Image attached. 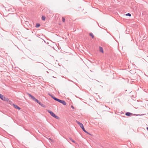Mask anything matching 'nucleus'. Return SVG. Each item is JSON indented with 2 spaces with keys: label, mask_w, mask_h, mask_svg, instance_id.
Masks as SVG:
<instances>
[{
  "label": "nucleus",
  "mask_w": 148,
  "mask_h": 148,
  "mask_svg": "<svg viewBox=\"0 0 148 148\" xmlns=\"http://www.w3.org/2000/svg\"><path fill=\"white\" fill-rule=\"evenodd\" d=\"M28 95L29 97H31L34 101L36 99V98L32 95L30 94H28Z\"/></svg>",
  "instance_id": "0eeeda50"
},
{
  "label": "nucleus",
  "mask_w": 148,
  "mask_h": 148,
  "mask_svg": "<svg viewBox=\"0 0 148 148\" xmlns=\"http://www.w3.org/2000/svg\"><path fill=\"white\" fill-rule=\"evenodd\" d=\"M71 108H73V109H74V107L73 106H71Z\"/></svg>",
  "instance_id": "a211bd4d"
},
{
  "label": "nucleus",
  "mask_w": 148,
  "mask_h": 148,
  "mask_svg": "<svg viewBox=\"0 0 148 148\" xmlns=\"http://www.w3.org/2000/svg\"><path fill=\"white\" fill-rule=\"evenodd\" d=\"M99 51L101 52L102 53H103V48L101 47H99Z\"/></svg>",
  "instance_id": "423d86ee"
},
{
  "label": "nucleus",
  "mask_w": 148,
  "mask_h": 148,
  "mask_svg": "<svg viewBox=\"0 0 148 148\" xmlns=\"http://www.w3.org/2000/svg\"><path fill=\"white\" fill-rule=\"evenodd\" d=\"M89 35L90 36L92 37V38H94V36L92 33H90L89 34Z\"/></svg>",
  "instance_id": "1a4fd4ad"
},
{
  "label": "nucleus",
  "mask_w": 148,
  "mask_h": 148,
  "mask_svg": "<svg viewBox=\"0 0 148 148\" xmlns=\"http://www.w3.org/2000/svg\"><path fill=\"white\" fill-rule=\"evenodd\" d=\"M12 106L14 107V108L16 109L19 110H20L21 109V108L20 107L14 104H13Z\"/></svg>",
  "instance_id": "39448f33"
},
{
  "label": "nucleus",
  "mask_w": 148,
  "mask_h": 148,
  "mask_svg": "<svg viewBox=\"0 0 148 148\" xmlns=\"http://www.w3.org/2000/svg\"><path fill=\"white\" fill-rule=\"evenodd\" d=\"M35 101H36L39 104H40V102H39L37 99H36L34 100Z\"/></svg>",
  "instance_id": "9d476101"
},
{
  "label": "nucleus",
  "mask_w": 148,
  "mask_h": 148,
  "mask_svg": "<svg viewBox=\"0 0 148 148\" xmlns=\"http://www.w3.org/2000/svg\"><path fill=\"white\" fill-rule=\"evenodd\" d=\"M70 140H71V141H72V142H73V143H75V141L73 140L71 138H70Z\"/></svg>",
  "instance_id": "2eb2a0df"
},
{
  "label": "nucleus",
  "mask_w": 148,
  "mask_h": 148,
  "mask_svg": "<svg viewBox=\"0 0 148 148\" xmlns=\"http://www.w3.org/2000/svg\"><path fill=\"white\" fill-rule=\"evenodd\" d=\"M42 20H45V18H46L45 17V16H42Z\"/></svg>",
  "instance_id": "f8f14e48"
},
{
  "label": "nucleus",
  "mask_w": 148,
  "mask_h": 148,
  "mask_svg": "<svg viewBox=\"0 0 148 148\" xmlns=\"http://www.w3.org/2000/svg\"><path fill=\"white\" fill-rule=\"evenodd\" d=\"M132 114L130 112H127L125 113V115L127 116H130Z\"/></svg>",
  "instance_id": "6e6552de"
},
{
  "label": "nucleus",
  "mask_w": 148,
  "mask_h": 148,
  "mask_svg": "<svg viewBox=\"0 0 148 148\" xmlns=\"http://www.w3.org/2000/svg\"><path fill=\"white\" fill-rule=\"evenodd\" d=\"M63 105H66V102L64 101H63L62 103Z\"/></svg>",
  "instance_id": "9b49d317"
},
{
  "label": "nucleus",
  "mask_w": 148,
  "mask_h": 148,
  "mask_svg": "<svg viewBox=\"0 0 148 148\" xmlns=\"http://www.w3.org/2000/svg\"><path fill=\"white\" fill-rule=\"evenodd\" d=\"M0 98L3 100L8 101H9L8 98L4 97L3 95L0 94Z\"/></svg>",
  "instance_id": "f03ea898"
},
{
  "label": "nucleus",
  "mask_w": 148,
  "mask_h": 148,
  "mask_svg": "<svg viewBox=\"0 0 148 148\" xmlns=\"http://www.w3.org/2000/svg\"><path fill=\"white\" fill-rule=\"evenodd\" d=\"M147 130H148V127H147Z\"/></svg>",
  "instance_id": "6ab92c4d"
},
{
  "label": "nucleus",
  "mask_w": 148,
  "mask_h": 148,
  "mask_svg": "<svg viewBox=\"0 0 148 148\" xmlns=\"http://www.w3.org/2000/svg\"><path fill=\"white\" fill-rule=\"evenodd\" d=\"M48 112L53 117L57 119H59V118L58 116H56L52 112L49 111H48Z\"/></svg>",
  "instance_id": "7ed1b4c3"
},
{
  "label": "nucleus",
  "mask_w": 148,
  "mask_h": 148,
  "mask_svg": "<svg viewBox=\"0 0 148 148\" xmlns=\"http://www.w3.org/2000/svg\"><path fill=\"white\" fill-rule=\"evenodd\" d=\"M40 26V24L39 23H37L36 25V27H38Z\"/></svg>",
  "instance_id": "ddd939ff"
},
{
  "label": "nucleus",
  "mask_w": 148,
  "mask_h": 148,
  "mask_svg": "<svg viewBox=\"0 0 148 148\" xmlns=\"http://www.w3.org/2000/svg\"><path fill=\"white\" fill-rule=\"evenodd\" d=\"M62 19L63 22H64L65 21V19L64 17H62Z\"/></svg>",
  "instance_id": "dca6fc26"
},
{
  "label": "nucleus",
  "mask_w": 148,
  "mask_h": 148,
  "mask_svg": "<svg viewBox=\"0 0 148 148\" xmlns=\"http://www.w3.org/2000/svg\"><path fill=\"white\" fill-rule=\"evenodd\" d=\"M49 139L51 141V142H53V140L52 139H51V138H49Z\"/></svg>",
  "instance_id": "f3484780"
},
{
  "label": "nucleus",
  "mask_w": 148,
  "mask_h": 148,
  "mask_svg": "<svg viewBox=\"0 0 148 148\" xmlns=\"http://www.w3.org/2000/svg\"><path fill=\"white\" fill-rule=\"evenodd\" d=\"M52 97L53 98V99H54V100L58 101V102H60V103H62V101H63V100H60L59 99H58L53 96H52Z\"/></svg>",
  "instance_id": "20e7f679"
},
{
  "label": "nucleus",
  "mask_w": 148,
  "mask_h": 148,
  "mask_svg": "<svg viewBox=\"0 0 148 148\" xmlns=\"http://www.w3.org/2000/svg\"><path fill=\"white\" fill-rule=\"evenodd\" d=\"M77 123H78V124L79 125V126L82 128V129L86 133H87V134L90 135V134L88 132H87L84 129V127L83 125V124L80 122H79L78 121H77Z\"/></svg>",
  "instance_id": "f257e3e1"
},
{
  "label": "nucleus",
  "mask_w": 148,
  "mask_h": 148,
  "mask_svg": "<svg viewBox=\"0 0 148 148\" xmlns=\"http://www.w3.org/2000/svg\"><path fill=\"white\" fill-rule=\"evenodd\" d=\"M126 16H131V14H130V13H128V14H126Z\"/></svg>",
  "instance_id": "4468645a"
}]
</instances>
